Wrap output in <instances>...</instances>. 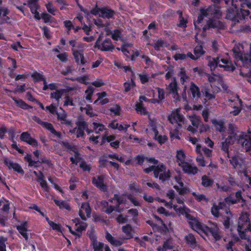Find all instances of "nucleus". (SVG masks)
Here are the masks:
<instances>
[{
	"label": "nucleus",
	"instance_id": "nucleus-1",
	"mask_svg": "<svg viewBox=\"0 0 251 251\" xmlns=\"http://www.w3.org/2000/svg\"><path fill=\"white\" fill-rule=\"evenodd\" d=\"M231 7L227 9L226 18L232 21L234 24L244 20L246 17L249 16V10H251V0H232L230 1ZM251 19V15L250 16Z\"/></svg>",
	"mask_w": 251,
	"mask_h": 251
},
{
	"label": "nucleus",
	"instance_id": "nucleus-2",
	"mask_svg": "<svg viewBox=\"0 0 251 251\" xmlns=\"http://www.w3.org/2000/svg\"><path fill=\"white\" fill-rule=\"evenodd\" d=\"M201 92L204 98L201 100V102L198 104L194 105L193 110H200L204 106L205 108L203 110H209L211 108L210 106V102H214L216 104V93L213 91L212 86L209 85H204L201 87Z\"/></svg>",
	"mask_w": 251,
	"mask_h": 251
},
{
	"label": "nucleus",
	"instance_id": "nucleus-3",
	"mask_svg": "<svg viewBox=\"0 0 251 251\" xmlns=\"http://www.w3.org/2000/svg\"><path fill=\"white\" fill-rule=\"evenodd\" d=\"M237 231L239 237L244 240L249 239L247 233H251V221L250 214L247 212H242L239 217L237 224Z\"/></svg>",
	"mask_w": 251,
	"mask_h": 251
},
{
	"label": "nucleus",
	"instance_id": "nucleus-4",
	"mask_svg": "<svg viewBox=\"0 0 251 251\" xmlns=\"http://www.w3.org/2000/svg\"><path fill=\"white\" fill-rule=\"evenodd\" d=\"M90 13L94 16L99 15L103 19H113L116 12L108 6L98 7L97 4L90 10Z\"/></svg>",
	"mask_w": 251,
	"mask_h": 251
},
{
	"label": "nucleus",
	"instance_id": "nucleus-5",
	"mask_svg": "<svg viewBox=\"0 0 251 251\" xmlns=\"http://www.w3.org/2000/svg\"><path fill=\"white\" fill-rule=\"evenodd\" d=\"M234 57L242 62L244 67L250 68L251 66V43L250 45V53H244L240 50L238 46H235L232 49Z\"/></svg>",
	"mask_w": 251,
	"mask_h": 251
},
{
	"label": "nucleus",
	"instance_id": "nucleus-6",
	"mask_svg": "<svg viewBox=\"0 0 251 251\" xmlns=\"http://www.w3.org/2000/svg\"><path fill=\"white\" fill-rule=\"evenodd\" d=\"M201 89H200L195 83L192 82L188 90V95L190 99L197 104L201 103L200 100H201Z\"/></svg>",
	"mask_w": 251,
	"mask_h": 251
},
{
	"label": "nucleus",
	"instance_id": "nucleus-7",
	"mask_svg": "<svg viewBox=\"0 0 251 251\" xmlns=\"http://www.w3.org/2000/svg\"><path fill=\"white\" fill-rule=\"evenodd\" d=\"M237 135L236 133L232 132L230 133L227 137L226 139V141L229 143L231 145L233 144L235 141L237 140ZM240 139H241V142L242 143L243 146H245L246 148H250L251 147V138L249 137V140H248L246 138H243V135H240L239 138L238 139V142H240Z\"/></svg>",
	"mask_w": 251,
	"mask_h": 251
},
{
	"label": "nucleus",
	"instance_id": "nucleus-8",
	"mask_svg": "<svg viewBox=\"0 0 251 251\" xmlns=\"http://www.w3.org/2000/svg\"><path fill=\"white\" fill-rule=\"evenodd\" d=\"M76 125L77 127L76 130V137L79 138L82 137L84 134V131L85 130L87 134H90L93 132L92 129H89L88 127L87 123L85 122L83 119H78L76 122Z\"/></svg>",
	"mask_w": 251,
	"mask_h": 251
},
{
	"label": "nucleus",
	"instance_id": "nucleus-9",
	"mask_svg": "<svg viewBox=\"0 0 251 251\" xmlns=\"http://www.w3.org/2000/svg\"><path fill=\"white\" fill-rule=\"evenodd\" d=\"M204 233L207 236L211 235L216 241L221 239L220 229L217 225H213L211 226H206L204 227Z\"/></svg>",
	"mask_w": 251,
	"mask_h": 251
},
{
	"label": "nucleus",
	"instance_id": "nucleus-10",
	"mask_svg": "<svg viewBox=\"0 0 251 251\" xmlns=\"http://www.w3.org/2000/svg\"><path fill=\"white\" fill-rule=\"evenodd\" d=\"M235 198H233L232 195H228L225 198V201L228 205H233L242 202H245V200L243 198L241 190H238L235 194Z\"/></svg>",
	"mask_w": 251,
	"mask_h": 251
},
{
	"label": "nucleus",
	"instance_id": "nucleus-11",
	"mask_svg": "<svg viewBox=\"0 0 251 251\" xmlns=\"http://www.w3.org/2000/svg\"><path fill=\"white\" fill-rule=\"evenodd\" d=\"M157 166L159 167L160 172L158 173L157 175H154V177L159 178V180L162 182L169 180L171 177L170 170H167L166 166L163 163L159 164Z\"/></svg>",
	"mask_w": 251,
	"mask_h": 251
},
{
	"label": "nucleus",
	"instance_id": "nucleus-12",
	"mask_svg": "<svg viewBox=\"0 0 251 251\" xmlns=\"http://www.w3.org/2000/svg\"><path fill=\"white\" fill-rule=\"evenodd\" d=\"M113 200H116L117 203L116 204V211L119 213H121L125 210V208L122 207L121 205L123 204H126L127 202L126 199L124 197L123 195H119L115 194L113 198L110 199L109 201L112 202Z\"/></svg>",
	"mask_w": 251,
	"mask_h": 251
},
{
	"label": "nucleus",
	"instance_id": "nucleus-13",
	"mask_svg": "<svg viewBox=\"0 0 251 251\" xmlns=\"http://www.w3.org/2000/svg\"><path fill=\"white\" fill-rule=\"evenodd\" d=\"M95 48L102 51H112L115 48L112 41L109 38L105 39L101 43L98 44Z\"/></svg>",
	"mask_w": 251,
	"mask_h": 251
},
{
	"label": "nucleus",
	"instance_id": "nucleus-14",
	"mask_svg": "<svg viewBox=\"0 0 251 251\" xmlns=\"http://www.w3.org/2000/svg\"><path fill=\"white\" fill-rule=\"evenodd\" d=\"M104 176L103 175L98 176L92 177V184L100 190L101 191L105 192L107 188L106 185L104 183Z\"/></svg>",
	"mask_w": 251,
	"mask_h": 251
},
{
	"label": "nucleus",
	"instance_id": "nucleus-15",
	"mask_svg": "<svg viewBox=\"0 0 251 251\" xmlns=\"http://www.w3.org/2000/svg\"><path fill=\"white\" fill-rule=\"evenodd\" d=\"M3 162L5 166H6L9 170L13 169L15 172L24 175L25 172L24 170L20 164L17 163H14L11 160L7 158L3 159Z\"/></svg>",
	"mask_w": 251,
	"mask_h": 251
},
{
	"label": "nucleus",
	"instance_id": "nucleus-16",
	"mask_svg": "<svg viewBox=\"0 0 251 251\" xmlns=\"http://www.w3.org/2000/svg\"><path fill=\"white\" fill-rule=\"evenodd\" d=\"M20 140L34 148L37 147L39 145L37 140L32 137L30 134L27 131L24 132L21 134Z\"/></svg>",
	"mask_w": 251,
	"mask_h": 251
},
{
	"label": "nucleus",
	"instance_id": "nucleus-17",
	"mask_svg": "<svg viewBox=\"0 0 251 251\" xmlns=\"http://www.w3.org/2000/svg\"><path fill=\"white\" fill-rule=\"evenodd\" d=\"M206 14L208 16L214 18L219 19L222 16V12L220 10V8L218 6H216L215 4H212L208 6L205 9Z\"/></svg>",
	"mask_w": 251,
	"mask_h": 251
},
{
	"label": "nucleus",
	"instance_id": "nucleus-18",
	"mask_svg": "<svg viewBox=\"0 0 251 251\" xmlns=\"http://www.w3.org/2000/svg\"><path fill=\"white\" fill-rule=\"evenodd\" d=\"M167 89L169 90V93L172 94L173 97L178 100H180V97L178 93V85L175 78L169 84Z\"/></svg>",
	"mask_w": 251,
	"mask_h": 251
},
{
	"label": "nucleus",
	"instance_id": "nucleus-19",
	"mask_svg": "<svg viewBox=\"0 0 251 251\" xmlns=\"http://www.w3.org/2000/svg\"><path fill=\"white\" fill-rule=\"evenodd\" d=\"M221 62L224 65L219 64L218 66L220 68L224 69L225 71L229 72H233L235 69V67L232 62L227 58H222L220 56L219 63Z\"/></svg>",
	"mask_w": 251,
	"mask_h": 251
},
{
	"label": "nucleus",
	"instance_id": "nucleus-20",
	"mask_svg": "<svg viewBox=\"0 0 251 251\" xmlns=\"http://www.w3.org/2000/svg\"><path fill=\"white\" fill-rule=\"evenodd\" d=\"M172 113L168 117V121L172 124L177 123L178 122H183L184 120V116L179 113L180 111H172Z\"/></svg>",
	"mask_w": 251,
	"mask_h": 251
},
{
	"label": "nucleus",
	"instance_id": "nucleus-21",
	"mask_svg": "<svg viewBox=\"0 0 251 251\" xmlns=\"http://www.w3.org/2000/svg\"><path fill=\"white\" fill-rule=\"evenodd\" d=\"M180 167L182 168V171L185 174L188 175H194L197 174L198 172V169L196 166H193L187 162Z\"/></svg>",
	"mask_w": 251,
	"mask_h": 251
},
{
	"label": "nucleus",
	"instance_id": "nucleus-22",
	"mask_svg": "<svg viewBox=\"0 0 251 251\" xmlns=\"http://www.w3.org/2000/svg\"><path fill=\"white\" fill-rule=\"evenodd\" d=\"M72 51L75 61L77 64L84 65L86 63V61L85 60L83 53L75 49H72Z\"/></svg>",
	"mask_w": 251,
	"mask_h": 251
},
{
	"label": "nucleus",
	"instance_id": "nucleus-23",
	"mask_svg": "<svg viewBox=\"0 0 251 251\" xmlns=\"http://www.w3.org/2000/svg\"><path fill=\"white\" fill-rule=\"evenodd\" d=\"M186 244L191 248L195 249L198 246L196 238L192 233H189L184 237Z\"/></svg>",
	"mask_w": 251,
	"mask_h": 251
},
{
	"label": "nucleus",
	"instance_id": "nucleus-24",
	"mask_svg": "<svg viewBox=\"0 0 251 251\" xmlns=\"http://www.w3.org/2000/svg\"><path fill=\"white\" fill-rule=\"evenodd\" d=\"M123 232L125 234V236L123 237L125 240H129L133 238V229L131 225L127 224L123 226L122 227Z\"/></svg>",
	"mask_w": 251,
	"mask_h": 251
},
{
	"label": "nucleus",
	"instance_id": "nucleus-25",
	"mask_svg": "<svg viewBox=\"0 0 251 251\" xmlns=\"http://www.w3.org/2000/svg\"><path fill=\"white\" fill-rule=\"evenodd\" d=\"M27 222L26 221H24L20 225L16 226V228L19 232L26 241H27L28 239V236L27 233Z\"/></svg>",
	"mask_w": 251,
	"mask_h": 251
},
{
	"label": "nucleus",
	"instance_id": "nucleus-26",
	"mask_svg": "<svg viewBox=\"0 0 251 251\" xmlns=\"http://www.w3.org/2000/svg\"><path fill=\"white\" fill-rule=\"evenodd\" d=\"M177 13L178 14V21L176 24L177 26L185 29L188 23L187 18H185L183 16V12L182 11L178 10Z\"/></svg>",
	"mask_w": 251,
	"mask_h": 251
},
{
	"label": "nucleus",
	"instance_id": "nucleus-27",
	"mask_svg": "<svg viewBox=\"0 0 251 251\" xmlns=\"http://www.w3.org/2000/svg\"><path fill=\"white\" fill-rule=\"evenodd\" d=\"M189 224L193 229L197 232L200 231L204 233L205 231L204 227H206V226L203 225L197 219L194 222H189Z\"/></svg>",
	"mask_w": 251,
	"mask_h": 251
},
{
	"label": "nucleus",
	"instance_id": "nucleus-28",
	"mask_svg": "<svg viewBox=\"0 0 251 251\" xmlns=\"http://www.w3.org/2000/svg\"><path fill=\"white\" fill-rule=\"evenodd\" d=\"M212 123L214 125L216 130L220 132H224L226 130L225 126V122L223 120H217V119H213L211 121Z\"/></svg>",
	"mask_w": 251,
	"mask_h": 251
},
{
	"label": "nucleus",
	"instance_id": "nucleus-29",
	"mask_svg": "<svg viewBox=\"0 0 251 251\" xmlns=\"http://www.w3.org/2000/svg\"><path fill=\"white\" fill-rule=\"evenodd\" d=\"M105 238L111 245L115 247H119L123 244L122 241L115 239L108 231L105 232Z\"/></svg>",
	"mask_w": 251,
	"mask_h": 251
},
{
	"label": "nucleus",
	"instance_id": "nucleus-30",
	"mask_svg": "<svg viewBox=\"0 0 251 251\" xmlns=\"http://www.w3.org/2000/svg\"><path fill=\"white\" fill-rule=\"evenodd\" d=\"M100 167H105L106 163L108 162L112 167H113L117 170H118L120 168V165L116 162H113L111 161H108V160L103 157H100L99 160Z\"/></svg>",
	"mask_w": 251,
	"mask_h": 251
},
{
	"label": "nucleus",
	"instance_id": "nucleus-31",
	"mask_svg": "<svg viewBox=\"0 0 251 251\" xmlns=\"http://www.w3.org/2000/svg\"><path fill=\"white\" fill-rule=\"evenodd\" d=\"M67 92V91L65 89H60L55 92H51L50 95V97L51 99H55L57 102L58 103L64 93Z\"/></svg>",
	"mask_w": 251,
	"mask_h": 251
},
{
	"label": "nucleus",
	"instance_id": "nucleus-32",
	"mask_svg": "<svg viewBox=\"0 0 251 251\" xmlns=\"http://www.w3.org/2000/svg\"><path fill=\"white\" fill-rule=\"evenodd\" d=\"M44 177L43 173L41 171H39V178H37V181L40 182V186L44 189L45 191L49 192L50 188Z\"/></svg>",
	"mask_w": 251,
	"mask_h": 251
},
{
	"label": "nucleus",
	"instance_id": "nucleus-33",
	"mask_svg": "<svg viewBox=\"0 0 251 251\" xmlns=\"http://www.w3.org/2000/svg\"><path fill=\"white\" fill-rule=\"evenodd\" d=\"M102 211L106 214H111L113 211H116V205L115 206L109 205L108 202L106 201H102Z\"/></svg>",
	"mask_w": 251,
	"mask_h": 251
},
{
	"label": "nucleus",
	"instance_id": "nucleus-34",
	"mask_svg": "<svg viewBox=\"0 0 251 251\" xmlns=\"http://www.w3.org/2000/svg\"><path fill=\"white\" fill-rule=\"evenodd\" d=\"M185 154L182 150H179L177 151L176 158V162L178 163L179 166H181L186 162L185 161Z\"/></svg>",
	"mask_w": 251,
	"mask_h": 251
},
{
	"label": "nucleus",
	"instance_id": "nucleus-35",
	"mask_svg": "<svg viewBox=\"0 0 251 251\" xmlns=\"http://www.w3.org/2000/svg\"><path fill=\"white\" fill-rule=\"evenodd\" d=\"M220 56L212 58L208 61V66H209L211 71L215 70L219 64Z\"/></svg>",
	"mask_w": 251,
	"mask_h": 251
},
{
	"label": "nucleus",
	"instance_id": "nucleus-36",
	"mask_svg": "<svg viewBox=\"0 0 251 251\" xmlns=\"http://www.w3.org/2000/svg\"><path fill=\"white\" fill-rule=\"evenodd\" d=\"M214 180L211 179L206 175H204L201 177V184L205 187H210L212 185Z\"/></svg>",
	"mask_w": 251,
	"mask_h": 251
},
{
	"label": "nucleus",
	"instance_id": "nucleus-37",
	"mask_svg": "<svg viewBox=\"0 0 251 251\" xmlns=\"http://www.w3.org/2000/svg\"><path fill=\"white\" fill-rule=\"evenodd\" d=\"M53 201L55 204L58 206L60 209H65L68 210H71V207L69 204L64 201H59L54 199Z\"/></svg>",
	"mask_w": 251,
	"mask_h": 251
},
{
	"label": "nucleus",
	"instance_id": "nucleus-38",
	"mask_svg": "<svg viewBox=\"0 0 251 251\" xmlns=\"http://www.w3.org/2000/svg\"><path fill=\"white\" fill-rule=\"evenodd\" d=\"M72 151L75 153V157H71L70 160L72 164L77 165L78 162L82 159V158L80 157V153L75 148Z\"/></svg>",
	"mask_w": 251,
	"mask_h": 251
},
{
	"label": "nucleus",
	"instance_id": "nucleus-39",
	"mask_svg": "<svg viewBox=\"0 0 251 251\" xmlns=\"http://www.w3.org/2000/svg\"><path fill=\"white\" fill-rule=\"evenodd\" d=\"M94 92V88L91 86H89L87 87V89L85 91V94L86 95V100L89 101V102H92V97Z\"/></svg>",
	"mask_w": 251,
	"mask_h": 251
},
{
	"label": "nucleus",
	"instance_id": "nucleus-40",
	"mask_svg": "<svg viewBox=\"0 0 251 251\" xmlns=\"http://www.w3.org/2000/svg\"><path fill=\"white\" fill-rule=\"evenodd\" d=\"M31 77H32L34 82H37L40 81H43L46 79V77L43 75L39 73L36 71L33 72L31 74Z\"/></svg>",
	"mask_w": 251,
	"mask_h": 251
},
{
	"label": "nucleus",
	"instance_id": "nucleus-41",
	"mask_svg": "<svg viewBox=\"0 0 251 251\" xmlns=\"http://www.w3.org/2000/svg\"><path fill=\"white\" fill-rule=\"evenodd\" d=\"M46 129L50 131L53 135L57 137L58 139H61L62 137V134L59 131H57L53 127L52 125L50 123L46 128Z\"/></svg>",
	"mask_w": 251,
	"mask_h": 251
},
{
	"label": "nucleus",
	"instance_id": "nucleus-42",
	"mask_svg": "<svg viewBox=\"0 0 251 251\" xmlns=\"http://www.w3.org/2000/svg\"><path fill=\"white\" fill-rule=\"evenodd\" d=\"M80 209L85 211L87 217H90L91 214V208L89 203L82 202Z\"/></svg>",
	"mask_w": 251,
	"mask_h": 251
},
{
	"label": "nucleus",
	"instance_id": "nucleus-43",
	"mask_svg": "<svg viewBox=\"0 0 251 251\" xmlns=\"http://www.w3.org/2000/svg\"><path fill=\"white\" fill-rule=\"evenodd\" d=\"M152 171L153 172L154 176L157 175L158 173L160 172V170L157 165H152L144 169V172L147 174H149Z\"/></svg>",
	"mask_w": 251,
	"mask_h": 251
},
{
	"label": "nucleus",
	"instance_id": "nucleus-44",
	"mask_svg": "<svg viewBox=\"0 0 251 251\" xmlns=\"http://www.w3.org/2000/svg\"><path fill=\"white\" fill-rule=\"evenodd\" d=\"M93 125H94V127L93 130H92L96 133H100L101 131L105 129L104 126L101 124L94 122Z\"/></svg>",
	"mask_w": 251,
	"mask_h": 251
},
{
	"label": "nucleus",
	"instance_id": "nucleus-45",
	"mask_svg": "<svg viewBox=\"0 0 251 251\" xmlns=\"http://www.w3.org/2000/svg\"><path fill=\"white\" fill-rule=\"evenodd\" d=\"M48 12L51 15L55 16L56 15L55 12L58 10L53 7V4L51 1H49L45 4Z\"/></svg>",
	"mask_w": 251,
	"mask_h": 251
},
{
	"label": "nucleus",
	"instance_id": "nucleus-46",
	"mask_svg": "<svg viewBox=\"0 0 251 251\" xmlns=\"http://www.w3.org/2000/svg\"><path fill=\"white\" fill-rule=\"evenodd\" d=\"M51 113L54 115L56 114L57 116V118L59 120L66 121L67 118V114L65 111H62V113H59L58 111H49Z\"/></svg>",
	"mask_w": 251,
	"mask_h": 251
},
{
	"label": "nucleus",
	"instance_id": "nucleus-47",
	"mask_svg": "<svg viewBox=\"0 0 251 251\" xmlns=\"http://www.w3.org/2000/svg\"><path fill=\"white\" fill-rule=\"evenodd\" d=\"M205 51L203 50V48L201 46H197L194 50V53L196 57H198V59L203 55Z\"/></svg>",
	"mask_w": 251,
	"mask_h": 251
},
{
	"label": "nucleus",
	"instance_id": "nucleus-48",
	"mask_svg": "<svg viewBox=\"0 0 251 251\" xmlns=\"http://www.w3.org/2000/svg\"><path fill=\"white\" fill-rule=\"evenodd\" d=\"M230 163L232 165L233 168L236 169L238 166H241V164L239 162V158L238 156H232L229 160Z\"/></svg>",
	"mask_w": 251,
	"mask_h": 251
},
{
	"label": "nucleus",
	"instance_id": "nucleus-49",
	"mask_svg": "<svg viewBox=\"0 0 251 251\" xmlns=\"http://www.w3.org/2000/svg\"><path fill=\"white\" fill-rule=\"evenodd\" d=\"M122 31V29H114L111 35L112 38L115 41H118L121 36Z\"/></svg>",
	"mask_w": 251,
	"mask_h": 251
},
{
	"label": "nucleus",
	"instance_id": "nucleus-50",
	"mask_svg": "<svg viewBox=\"0 0 251 251\" xmlns=\"http://www.w3.org/2000/svg\"><path fill=\"white\" fill-rule=\"evenodd\" d=\"M41 17L46 24L52 23V19H53L51 15L46 12L42 13Z\"/></svg>",
	"mask_w": 251,
	"mask_h": 251
},
{
	"label": "nucleus",
	"instance_id": "nucleus-51",
	"mask_svg": "<svg viewBox=\"0 0 251 251\" xmlns=\"http://www.w3.org/2000/svg\"><path fill=\"white\" fill-rule=\"evenodd\" d=\"M13 100L18 107L24 110H25L29 107L28 104H27L23 100L21 99L17 100L15 99Z\"/></svg>",
	"mask_w": 251,
	"mask_h": 251
},
{
	"label": "nucleus",
	"instance_id": "nucleus-52",
	"mask_svg": "<svg viewBox=\"0 0 251 251\" xmlns=\"http://www.w3.org/2000/svg\"><path fill=\"white\" fill-rule=\"evenodd\" d=\"M126 198L135 206H140L141 203L137 199L133 197L131 194L126 195Z\"/></svg>",
	"mask_w": 251,
	"mask_h": 251
},
{
	"label": "nucleus",
	"instance_id": "nucleus-53",
	"mask_svg": "<svg viewBox=\"0 0 251 251\" xmlns=\"http://www.w3.org/2000/svg\"><path fill=\"white\" fill-rule=\"evenodd\" d=\"M156 89L158 92V99H159L161 102H163L165 98V92L163 88L160 87H157Z\"/></svg>",
	"mask_w": 251,
	"mask_h": 251
},
{
	"label": "nucleus",
	"instance_id": "nucleus-54",
	"mask_svg": "<svg viewBox=\"0 0 251 251\" xmlns=\"http://www.w3.org/2000/svg\"><path fill=\"white\" fill-rule=\"evenodd\" d=\"M93 247L94 251H103L104 244L102 242H96L91 244Z\"/></svg>",
	"mask_w": 251,
	"mask_h": 251
},
{
	"label": "nucleus",
	"instance_id": "nucleus-55",
	"mask_svg": "<svg viewBox=\"0 0 251 251\" xmlns=\"http://www.w3.org/2000/svg\"><path fill=\"white\" fill-rule=\"evenodd\" d=\"M32 119L35 121L37 123L42 126L44 128L46 129L47 126L50 124V123L47 122L42 121L39 117L36 116H34L32 117Z\"/></svg>",
	"mask_w": 251,
	"mask_h": 251
},
{
	"label": "nucleus",
	"instance_id": "nucleus-56",
	"mask_svg": "<svg viewBox=\"0 0 251 251\" xmlns=\"http://www.w3.org/2000/svg\"><path fill=\"white\" fill-rule=\"evenodd\" d=\"M41 29L43 31V34L44 36L47 39H50L52 37L51 34L50 33V31L49 30V28L46 26H44L43 27L40 26Z\"/></svg>",
	"mask_w": 251,
	"mask_h": 251
},
{
	"label": "nucleus",
	"instance_id": "nucleus-57",
	"mask_svg": "<svg viewBox=\"0 0 251 251\" xmlns=\"http://www.w3.org/2000/svg\"><path fill=\"white\" fill-rule=\"evenodd\" d=\"M154 138L161 145L165 143L168 139V137L166 135H161L159 134L156 136H154Z\"/></svg>",
	"mask_w": 251,
	"mask_h": 251
},
{
	"label": "nucleus",
	"instance_id": "nucleus-58",
	"mask_svg": "<svg viewBox=\"0 0 251 251\" xmlns=\"http://www.w3.org/2000/svg\"><path fill=\"white\" fill-rule=\"evenodd\" d=\"M39 163H44L47 165L49 167H51L53 164L50 158H48L45 156L41 157L39 160Z\"/></svg>",
	"mask_w": 251,
	"mask_h": 251
},
{
	"label": "nucleus",
	"instance_id": "nucleus-59",
	"mask_svg": "<svg viewBox=\"0 0 251 251\" xmlns=\"http://www.w3.org/2000/svg\"><path fill=\"white\" fill-rule=\"evenodd\" d=\"M220 210V207L217 206L216 204H214L211 207V213L215 217H219L220 216L219 210Z\"/></svg>",
	"mask_w": 251,
	"mask_h": 251
},
{
	"label": "nucleus",
	"instance_id": "nucleus-60",
	"mask_svg": "<svg viewBox=\"0 0 251 251\" xmlns=\"http://www.w3.org/2000/svg\"><path fill=\"white\" fill-rule=\"evenodd\" d=\"M207 15L206 14V11H205V9H201L200 11V14L199 15L197 19V23H201L203 20L204 17H207Z\"/></svg>",
	"mask_w": 251,
	"mask_h": 251
},
{
	"label": "nucleus",
	"instance_id": "nucleus-61",
	"mask_svg": "<svg viewBox=\"0 0 251 251\" xmlns=\"http://www.w3.org/2000/svg\"><path fill=\"white\" fill-rule=\"evenodd\" d=\"M192 195L194 197L195 200L199 202L207 200L205 196L203 194H197L196 192H193L192 193Z\"/></svg>",
	"mask_w": 251,
	"mask_h": 251
},
{
	"label": "nucleus",
	"instance_id": "nucleus-62",
	"mask_svg": "<svg viewBox=\"0 0 251 251\" xmlns=\"http://www.w3.org/2000/svg\"><path fill=\"white\" fill-rule=\"evenodd\" d=\"M230 145L226 140L222 143L221 150L227 153V156L229 157V147Z\"/></svg>",
	"mask_w": 251,
	"mask_h": 251
},
{
	"label": "nucleus",
	"instance_id": "nucleus-63",
	"mask_svg": "<svg viewBox=\"0 0 251 251\" xmlns=\"http://www.w3.org/2000/svg\"><path fill=\"white\" fill-rule=\"evenodd\" d=\"M79 167L81 168L83 171L90 172L91 169V167L89 165H88L85 161H82L79 164Z\"/></svg>",
	"mask_w": 251,
	"mask_h": 251
},
{
	"label": "nucleus",
	"instance_id": "nucleus-64",
	"mask_svg": "<svg viewBox=\"0 0 251 251\" xmlns=\"http://www.w3.org/2000/svg\"><path fill=\"white\" fill-rule=\"evenodd\" d=\"M58 59L62 62H66L68 60V53L64 52L62 53L58 54L56 55Z\"/></svg>",
	"mask_w": 251,
	"mask_h": 251
}]
</instances>
